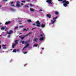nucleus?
I'll use <instances>...</instances> for the list:
<instances>
[{
  "mask_svg": "<svg viewBox=\"0 0 76 76\" xmlns=\"http://www.w3.org/2000/svg\"><path fill=\"white\" fill-rule=\"evenodd\" d=\"M11 11H14V10L13 9H11Z\"/></svg>",
  "mask_w": 76,
  "mask_h": 76,
  "instance_id": "obj_31",
  "label": "nucleus"
},
{
  "mask_svg": "<svg viewBox=\"0 0 76 76\" xmlns=\"http://www.w3.org/2000/svg\"><path fill=\"white\" fill-rule=\"evenodd\" d=\"M4 48L6 49V48Z\"/></svg>",
  "mask_w": 76,
  "mask_h": 76,
  "instance_id": "obj_51",
  "label": "nucleus"
},
{
  "mask_svg": "<svg viewBox=\"0 0 76 76\" xmlns=\"http://www.w3.org/2000/svg\"><path fill=\"white\" fill-rule=\"evenodd\" d=\"M31 34H32V32H30L29 33L27 34L26 35H24V37H27V36H28V35H30Z\"/></svg>",
  "mask_w": 76,
  "mask_h": 76,
  "instance_id": "obj_13",
  "label": "nucleus"
},
{
  "mask_svg": "<svg viewBox=\"0 0 76 76\" xmlns=\"http://www.w3.org/2000/svg\"><path fill=\"white\" fill-rule=\"evenodd\" d=\"M27 22H28V23H30V22H31V20H27Z\"/></svg>",
  "mask_w": 76,
  "mask_h": 76,
  "instance_id": "obj_21",
  "label": "nucleus"
},
{
  "mask_svg": "<svg viewBox=\"0 0 76 76\" xmlns=\"http://www.w3.org/2000/svg\"><path fill=\"white\" fill-rule=\"evenodd\" d=\"M58 1H61V3H62L64 7L67 6V5L69 4V2L66 0L63 1V0H58Z\"/></svg>",
  "mask_w": 76,
  "mask_h": 76,
  "instance_id": "obj_1",
  "label": "nucleus"
},
{
  "mask_svg": "<svg viewBox=\"0 0 76 76\" xmlns=\"http://www.w3.org/2000/svg\"><path fill=\"white\" fill-rule=\"evenodd\" d=\"M20 4L21 5V6H23V4L22 3H20Z\"/></svg>",
  "mask_w": 76,
  "mask_h": 76,
  "instance_id": "obj_33",
  "label": "nucleus"
},
{
  "mask_svg": "<svg viewBox=\"0 0 76 76\" xmlns=\"http://www.w3.org/2000/svg\"><path fill=\"white\" fill-rule=\"evenodd\" d=\"M7 1V0H3L2 1Z\"/></svg>",
  "mask_w": 76,
  "mask_h": 76,
  "instance_id": "obj_30",
  "label": "nucleus"
},
{
  "mask_svg": "<svg viewBox=\"0 0 76 76\" xmlns=\"http://www.w3.org/2000/svg\"><path fill=\"white\" fill-rule=\"evenodd\" d=\"M10 50H12V49H10Z\"/></svg>",
  "mask_w": 76,
  "mask_h": 76,
  "instance_id": "obj_55",
  "label": "nucleus"
},
{
  "mask_svg": "<svg viewBox=\"0 0 76 76\" xmlns=\"http://www.w3.org/2000/svg\"><path fill=\"white\" fill-rule=\"evenodd\" d=\"M23 31H27V29H25V28H23Z\"/></svg>",
  "mask_w": 76,
  "mask_h": 76,
  "instance_id": "obj_23",
  "label": "nucleus"
},
{
  "mask_svg": "<svg viewBox=\"0 0 76 76\" xmlns=\"http://www.w3.org/2000/svg\"><path fill=\"white\" fill-rule=\"evenodd\" d=\"M14 2H10V4H11V6H12V7H15V5H14V4H13V3Z\"/></svg>",
  "mask_w": 76,
  "mask_h": 76,
  "instance_id": "obj_9",
  "label": "nucleus"
},
{
  "mask_svg": "<svg viewBox=\"0 0 76 76\" xmlns=\"http://www.w3.org/2000/svg\"><path fill=\"white\" fill-rule=\"evenodd\" d=\"M35 29V28H33L31 29V30H33V29Z\"/></svg>",
  "mask_w": 76,
  "mask_h": 76,
  "instance_id": "obj_36",
  "label": "nucleus"
},
{
  "mask_svg": "<svg viewBox=\"0 0 76 76\" xmlns=\"http://www.w3.org/2000/svg\"><path fill=\"white\" fill-rule=\"evenodd\" d=\"M8 37H10V35H9L8 36Z\"/></svg>",
  "mask_w": 76,
  "mask_h": 76,
  "instance_id": "obj_42",
  "label": "nucleus"
},
{
  "mask_svg": "<svg viewBox=\"0 0 76 76\" xmlns=\"http://www.w3.org/2000/svg\"><path fill=\"white\" fill-rule=\"evenodd\" d=\"M47 17H48V14H47Z\"/></svg>",
  "mask_w": 76,
  "mask_h": 76,
  "instance_id": "obj_47",
  "label": "nucleus"
},
{
  "mask_svg": "<svg viewBox=\"0 0 76 76\" xmlns=\"http://www.w3.org/2000/svg\"><path fill=\"white\" fill-rule=\"evenodd\" d=\"M1 7V5H0V7Z\"/></svg>",
  "mask_w": 76,
  "mask_h": 76,
  "instance_id": "obj_52",
  "label": "nucleus"
},
{
  "mask_svg": "<svg viewBox=\"0 0 76 76\" xmlns=\"http://www.w3.org/2000/svg\"><path fill=\"white\" fill-rule=\"evenodd\" d=\"M1 46L0 45V49H1Z\"/></svg>",
  "mask_w": 76,
  "mask_h": 76,
  "instance_id": "obj_39",
  "label": "nucleus"
},
{
  "mask_svg": "<svg viewBox=\"0 0 76 76\" xmlns=\"http://www.w3.org/2000/svg\"><path fill=\"white\" fill-rule=\"evenodd\" d=\"M26 53H27V52H24V54H26Z\"/></svg>",
  "mask_w": 76,
  "mask_h": 76,
  "instance_id": "obj_40",
  "label": "nucleus"
},
{
  "mask_svg": "<svg viewBox=\"0 0 76 76\" xmlns=\"http://www.w3.org/2000/svg\"><path fill=\"white\" fill-rule=\"evenodd\" d=\"M40 11H42V10H39V12H40Z\"/></svg>",
  "mask_w": 76,
  "mask_h": 76,
  "instance_id": "obj_35",
  "label": "nucleus"
},
{
  "mask_svg": "<svg viewBox=\"0 0 76 76\" xmlns=\"http://www.w3.org/2000/svg\"><path fill=\"white\" fill-rule=\"evenodd\" d=\"M32 25H35V24L33 23V24Z\"/></svg>",
  "mask_w": 76,
  "mask_h": 76,
  "instance_id": "obj_38",
  "label": "nucleus"
},
{
  "mask_svg": "<svg viewBox=\"0 0 76 76\" xmlns=\"http://www.w3.org/2000/svg\"><path fill=\"white\" fill-rule=\"evenodd\" d=\"M18 41H19V40H16L15 41V43L14 44H15L16 45H17V44H18Z\"/></svg>",
  "mask_w": 76,
  "mask_h": 76,
  "instance_id": "obj_14",
  "label": "nucleus"
},
{
  "mask_svg": "<svg viewBox=\"0 0 76 76\" xmlns=\"http://www.w3.org/2000/svg\"><path fill=\"white\" fill-rule=\"evenodd\" d=\"M54 13L55 15H58V12L56 11H55Z\"/></svg>",
  "mask_w": 76,
  "mask_h": 76,
  "instance_id": "obj_19",
  "label": "nucleus"
},
{
  "mask_svg": "<svg viewBox=\"0 0 76 76\" xmlns=\"http://www.w3.org/2000/svg\"><path fill=\"white\" fill-rule=\"evenodd\" d=\"M26 29H27V30H28V28H27Z\"/></svg>",
  "mask_w": 76,
  "mask_h": 76,
  "instance_id": "obj_48",
  "label": "nucleus"
},
{
  "mask_svg": "<svg viewBox=\"0 0 76 76\" xmlns=\"http://www.w3.org/2000/svg\"><path fill=\"white\" fill-rule=\"evenodd\" d=\"M19 27L20 28H23V26H20Z\"/></svg>",
  "mask_w": 76,
  "mask_h": 76,
  "instance_id": "obj_32",
  "label": "nucleus"
},
{
  "mask_svg": "<svg viewBox=\"0 0 76 76\" xmlns=\"http://www.w3.org/2000/svg\"><path fill=\"white\" fill-rule=\"evenodd\" d=\"M16 45V44H12V48H15V45Z\"/></svg>",
  "mask_w": 76,
  "mask_h": 76,
  "instance_id": "obj_16",
  "label": "nucleus"
},
{
  "mask_svg": "<svg viewBox=\"0 0 76 76\" xmlns=\"http://www.w3.org/2000/svg\"><path fill=\"white\" fill-rule=\"evenodd\" d=\"M45 24H44V23H42L40 26V27L41 28H44L45 27Z\"/></svg>",
  "mask_w": 76,
  "mask_h": 76,
  "instance_id": "obj_11",
  "label": "nucleus"
},
{
  "mask_svg": "<svg viewBox=\"0 0 76 76\" xmlns=\"http://www.w3.org/2000/svg\"><path fill=\"white\" fill-rule=\"evenodd\" d=\"M16 6L17 7H21V6L20 4V2H19V1L16 2Z\"/></svg>",
  "mask_w": 76,
  "mask_h": 76,
  "instance_id": "obj_4",
  "label": "nucleus"
},
{
  "mask_svg": "<svg viewBox=\"0 0 76 76\" xmlns=\"http://www.w3.org/2000/svg\"><path fill=\"white\" fill-rule=\"evenodd\" d=\"M25 37H25V36H24L23 37H22L21 36H19V38H20V39H23L25 38Z\"/></svg>",
  "mask_w": 76,
  "mask_h": 76,
  "instance_id": "obj_10",
  "label": "nucleus"
},
{
  "mask_svg": "<svg viewBox=\"0 0 76 76\" xmlns=\"http://www.w3.org/2000/svg\"><path fill=\"white\" fill-rule=\"evenodd\" d=\"M13 31L12 30H10L8 32V31H7V33L8 34V35H9L10 34H13Z\"/></svg>",
  "mask_w": 76,
  "mask_h": 76,
  "instance_id": "obj_7",
  "label": "nucleus"
},
{
  "mask_svg": "<svg viewBox=\"0 0 76 76\" xmlns=\"http://www.w3.org/2000/svg\"><path fill=\"white\" fill-rule=\"evenodd\" d=\"M4 29H6V27H5L4 26L1 27V29L2 30H4Z\"/></svg>",
  "mask_w": 76,
  "mask_h": 76,
  "instance_id": "obj_18",
  "label": "nucleus"
},
{
  "mask_svg": "<svg viewBox=\"0 0 76 76\" xmlns=\"http://www.w3.org/2000/svg\"><path fill=\"white\" fill-rule=\"evenodd\" d=\"M35 23L37 25L36 26L37 27H40V26H41V25H40L41 23L39 22V21H36Z\"/></svg>",
  "mask_w": 76,
  "mask_h": 76,
  "instance_id": "obj_5",
  "label": "nucleus"
},
{
  "mask_svg": "<svg viewBox=\"0 0 76 76\" xmlns=\"http://www.w3.org/2000/svg\"><path fill=\"white\" fill-rule=\"evenodd\" d=\"M48 3L49 4H50V5H54V3L52 2V1L51 0H48Z\"/></svg>",
  "mask_w": 76,
  "mask_h": 76,
  "instance_id": "obj_6",
  "label": "nucleus"
},
{
  "mask_svg": "<svg viewBox=\"0 0 76 76\" xmlns=\"http://www.w3.org/2000/svg\"><path fill=\"white\" fill-rule=\"evenodd\" d=\"M21 42L22 43V44H25V41H21Z\"/></svg>",
  "mask_w": 76,
  "mask_h": 76,
  "instance_id": "obj_24",
  "label": "nucleus"
},
{
  "mask_svg": "<svg viewBox=\"0 0 76 76\" xmlns=\"http://www.w3.org/2000/svg\"><path fill=\"white\" fill-rule=\"evenodd\" d=\"M30 10L31 12H34L35 11L34 9H32L31 8H30Z\"/></svg>",
  "mask_w": 76,
  "mask_h": 76,
  "instance_id": "obj_15",
  "label": "nucleus"
},
{
  "mask_svg": "<svg viewBox=\"0 0 76 76\" xmlns=\"http://www.w3.org/2000/svg\"><path fill=\"white\" fill-rule=\"evenodd\" d=\"M19 34H22V33H19Z\"/></svg>",
  "mask_w": 76,
  "mask_h": 76,
  "instance_id": "obj_50",
  "label": "nucleus"
},
{
  "mask_svg": "<svg viewBox=\"0 0 76 76\" xmlns=\"http://www.w3.org/2000/svg\"><path fill=\"white\" fill-rule=\"evenodd\" d=\"M48 17L49 19L51 18V15L50 14H48Z\"/></svg>",
  "mask_w": 76,
  "mask_h": 76,
  "instance_id": "obj_20",
  "label": "nucleus"
},
{
  "mask_svg": "<svg viewBox=\"0 0 76 76\" xmlns=\"http://www.w3.org/2000/svg\"><path fill=\"white\" fill-rule=\"evenodd\" d=\"M1 35H0V36H1Z\"/></svg>",
  "mask_w": 76,
  "mask_h": 76,
  "instance_id": "obj_58",
  "label": "nucleus"
},
{
  "mask_svg": "<svg viewBox=\"0 0 76 76\" xmlns=\"http://www.w3.org/2000/svg\"><path fill=\"white\" fill-rule=\"evenodd\" d=\"M30 6H31V7L32 6H34V5H32V4H30Z\"/></svg>",
  "mask_w": 76,
  "mask_h": 76,
  "instance_id": "obj_27",
  "label": "nucleus"
},
{
  "mask_svg": "<svg viewBox=\"0 0 76 76\" xmlns=\"http://www.w3.org/2000/svg\"><path fill=\"white\" fill-rule=\"evenodd\" d=\"M1 43V42L0 41V44Z\"/></svg>",
  "mask_w": 76,
  "mask_h": 76,
  "instance_id": "obj_57",
  "label": "nucleus"
},
{
  "mask_svg": "<svg viewBox=\"0 0 76 76\" xmlns=\"http://www.w3.org/2000/svg\"><path fill=\"white\" fill-rule=\"evenodd\" d=\"M7 29V28H6L5 30V31H6V30Z\"/></svg>",
  "mask_w": 76,
  "mask_h": 76,
  "instance_id": "obj_46",
  "label": "nucleus"
},
{
  "mask_svg": "<svg viewBox=\"0 0 76 76\" xmlns=\"http://www.w3.org/2000/svg\"><path fill=\"white\" fill-rule=\"evenodd\" d=\"M39 48V46L38 47V48Z\"/></svg>",
  "mask_w": 76,
  "mask_h": 76,
  "instance_id": "obj_53",
  "label": "nucleus"
},
{
  "mask_svg": "<svg viewBox=\"0 0 76 76\" xmlns=\"http://www.w3.org/2000/svg\"><path fill=\"white\" fill-rule=\"evenodd\" d=\"M24 7H27V8H29V6H28L27 5H26L24 6Z\"/></svg>",
  "mask_w": 76,
  "mask_h": 76,
  "instance_id": "obj_26",
  "label": "nucleus"
},
{
  "mask_svg": "<svg viewBox=\"0 0 76 76\" xmlns=\"http://www.w3.org/2000/svg\"><path fill=\"white\" fill-rule=\"evenodd\" d=\"M57 18H58V17H53V20H51V23H49V24L50 25H54V23H55L56 22V19Z\"/></svg>",
  "mask_w": 76,
  "mask_h": 76,
  "instance_id": "obj_2",
  "label": "nucleus"
},
{
  "mask_svg": "<svg viewBox=\"0 0 76 76\" xmlns=\"http://www.w3.org/2000/svg\"><path fill=\"white\" fill-rule=\"evenodd\" d=\"M10 23H11V22L10 21H9L7 22H6L5 23V25H8V24H10Z\"/></svg>",
  "mask_w": 76,
  "mask_h": 76,
  "instance_id": "obj_12",
  "label": "nucleus"
},
{
  "mask_svg": "<svg viewBox=\"0 0 76 76\" xmlns=\"http://www.w3.org/2000/svg\"><path fill=\"white\" fill-rule=\"evenodd\" d=\"M13 53H16V50L15 49H14L13 50Z\"/></svg>",
  "mask_w": 76,
  "mask_h": 76,
  "instance_id": "obj_25",
  "label": "nucleus"
},
{
  "mask_svg": "<svg viewBox=\"0 0 76 76\" xmlns=\"http://www.w3.org/2000/svg\"><path fill=\"white\" fill-rule=\"evenodd\" d=\"M18 26H17V27H16L15 28V29H18Z\"/></svg>",
  "mask_w": 76,
  "mask_h": 76,
  "instance_id": "obj_29",
  "label": "nucleus"
},
{
  "mask_svg": "<svg viewBox=\"0 0 76 76\" xmlns=\"http://www.w3.org/2000/svg\"><path fill=\"white\" fill-rule=\"evenodd\" d=\"M24 44H26L25 45V46L24 47V48H23L22 50H23L25 48H28V47H29V45H30V44L29 43H28V41H25Z\"/></svg>",
  "mask_w": 76,
  "mask_h": 76,
  "instance_id": "obj_3",
  "label": "nucleus"
},
{
  "mask_svg": "<svg viewBox=\"0 0 76 76\" xmlns=\"http://www.w3.org/2000/svg\"><path fill=\"white\" fill-rule=\"evenodd\" d=\"M37 46H38V45H37V44H34L33 45L34 47H37Z\"/></svg>",
  "mask_w": 76,
  "mask_h": 76,
  "instance_id": "obj_22",
  "label": "nucleus"
},
{
  "mask_svg": "<svg viewBox=\"0 0 76 76\" xmlns=\"http://www.w3.org/2000/svg\"><path fill=\"white\" fill-rule=\"evenodd\" d=\"M42 50H44V48H42Z\"/></svg>",
  "mask_w": 76,
  "mask_h": 76,
  "instance_id": "obj_44",
  "label": "nucleus"
},
{
  "mask_svg": "<svg viewBox=\"0 0 76 76\" xmlns=\"http://www.w3.org/2000/svg\"><path fill=\"white\" fill-rule=\"evenodd\" d=\"M17 51H19V49H18V50H17Z\"/></svg>",
  "mask_w": 76,
  "mask_h": 76,
  "instance_id": "obj_56",
  "label": "nucleus"
},
{
  "mask_svg": "<svg viewBox=\"0 0 76 76\" xmlns=\"http://www.w3.org/2000/svg\"><path fill=\"white\" fill-rule=\"evenodd\" d=\"M42 35H43L42 34H40V37H42Z\"/></svg>",
  "mask_w": 76,
  "mask_h": 76,
  "instance_id": "obj_37",
  "label": "nucleus"
},
{
  "mask_svg": "<svg viewBox=\"0 0 76 76\" xmlns=\"http://www.w3.org/2000/svg\"><path fill=\"white\" fill-rule=\"evenodd\" d=\"M27 65V64H25L24 65V67H25V66H26Z\"/></svg>",
  "mask_w": 76,
  "mask_h": 76,
  "instance_id": "obj_41",
  "label": "nucleus"
},
{
  "mask_svg": "<svg viewBox=\"0 0 76 76\" xmlns=\"http://www.w3.org/2000/svg\"><path fill=\"white\" fill-rule=\"evenodd\" d=\"M21 2H22V3H25V1H22Z\"/></svg>",
  "mask_w": 76,
  "mask_h": 76,
  "instance_id": "obj_28",
  "label": "nucleus"
},
{
  "mask_svg": "<svg viewBox=\"0 0 76 76\" xmlns=\"http://www.w3.org/2000/svg\"><path fill=\"white\" fill-rule=\"evenodd\" d=\"M37 40H38V39L34 38L33 39V43H35L37 42Z\"/></svg>",
  "mask_w": 76,
  "mask_h": 76,
  "instance_id": "obj_8",
  "label": "nucleus"
},
{
  "mask_svg": "<svg viewBox=\"0 0 76 76\" xmlns=\"http://www.w3.org/2000/svg\"><path fill=\"white\" fill-rule=\"evenodd\" d=\"M44 39V37H42L40 39H39V41H42Z\"/></svg>",
  "mask_w": 76,
  "mask_h": 76,
  "instance_id": "obj_17",
  "label": "nucleus"
},
{
  "mask_svg": "<svg viewBox=\"0 0 76 76\" xmlns=\"http://www.w3.org/2000/svg\"><path fill=\"white\" fill-rule=\"evenodd\" d=\"M46 2H47L48 3V0H47V1H46Z\"/></svg>",
  "mask_w": 76,
  "mask_h": 76,
  "instance_id": "obj_45",
  "label": "nucleus"
},
{
  "mask_svg": "<svg viewBox=\"0 0 76 76\" xmlns=\"http://www.w3.org/2000/svg\"><path fill=\"white\" fill-rule=\"evenodd\" d=\"M19 24H22V23H19Z\"/></svg>",
  "mask_w": 76,
  "mask_h": 76,
  "instance_id": "obj_49",
  "label": "nucleus"
},
{
  "mask_svg": "<svg viewBox=\"0 0 76 76\" xmlns=\"http://www.w3.org/2000/svg\"><path fill=\"white\" fill-rule=\"evenodd\" d=\"M2 46H4V47H6V46L4 45H2Z\"/></svg>",
  "mask_w": 76,
  "mask_h": 76,
  "instance_id": "obj_34",
  "label": "nucleus"
},
{
  "mask_svg": "<svg viewBox=\"0 0 76 76\" xmlns=\"http://www.w3.org/2000/svg\"><path fill=\"white\" fill-rule=\"evenodd\" d=\"M1 24V23H0V25Z\"/></svg>",
  "mask_w": 76,
  "mask_h": 76,
  "instance_id": "obj_54",
  "label": "nucleus"
},
{
  "mask_svg": "<svg viewBox=\"0 0 76 76\" xmlns=\"http://www.w3.org/2000/svg\"><path fill=\"white\" fill-rule=\"evenodd\" d=\"M26 1H28L29 2V0H27Z\"/></svg>",
  "mask_w": 76,
  "mask_h": 76,
  "instance_id": "obj_43",
  "label": "nucleus"
}]
</instances>
